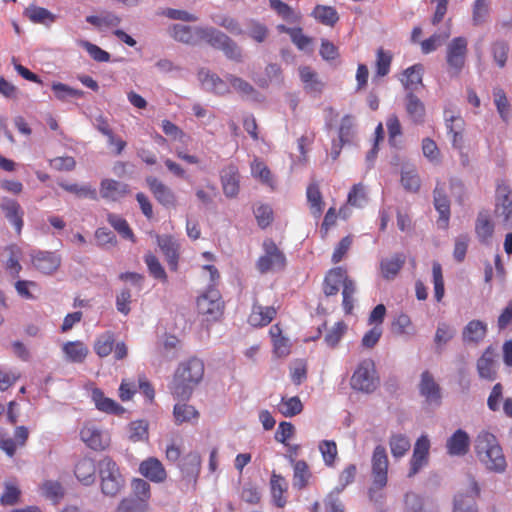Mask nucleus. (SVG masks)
<instances>
[{
	"instance_id": "nucleus-1",
	"label": "nucleus",
	"mask_w": 512,
	"mask_h": 512,
	"mask_svg": "<svg viewBox=\"0 0 512 512\" xmlns=\"http://www.w3.org/2000/svg\"><path fill=\"white\" fill-rule=\"evenodd\" d=\"M204 375V363L198 358H190L179 364L170 385L172 394L182 400L190 398L194 388Z\"/></svg>"
},
{
	"instance_id": "nucleus-2",
	"label": "nucleus",
	"mask_w": 512,
	"mask_h": 512,
	"mask_svg": "<svg viewBox=\"0 0 512 512\" xmlns=\"http://www.w3.org/2000/svg\"><path fill=\"white\" fill-rule=\"evenodd\" d=\"M475 452L485 467L495 473H503L507 462L496 436L488 431H481L475 439Z\"/></svg>"
},
{
	"instance_id": "nucleus-3",
	"label": "nucleus",
	"mask_w": 512,
	"mask_h": 512,
	"mask_svg": "<svg viewBox=\"0 0 512 512\" xmlns=\"http://www.w3.org/2000/svg\"><path fill=\"white\" fill-rule=\"evenodd\" d=\"M389 460L386 449L382 445L374 448L371 458L372 483L368 489L370 501L379 503L383 500V489L388 482Z\"/></svg>"
},
{
	"instance_id": "nucleus-4",
	"label": "nucleus",
	"mask_w": 512,
	"mask_h": 512,
	"mask_svg": "<svg viewBox=\"0 0 512 512\" xmlns=\"http://www.w3.org/2000/svg\"><path fill=\"white\" fill-rule=\"evenodd\" d=\"M197 33L200 40H204L213 48L221 50L228 59L236 62L242 61L241 48L225 33L213 27H199Z\"/></svg>"
},
{
	"instance_id": "nucleus-5",
	"label": "nucleus",
	"mask_w": 512,
	"mask_h": 512,
	"mask_svg": "<svg viewBox=\"0 0 512 512\" xmlns=\"http://www.w3.org/2000/svg\"><path fill=\"white\" fill-rule=\"evenodd\" d=\"M98 471L101 480V491L104 495L114 497L124 487V478L119 471L116 462L106 456L98 463Z\"/></svg>"
},
{
	"instance_id": "nucleus-6",
	"label": "nucleus",
	"mask_w": 512,
	"mask_h": 512,
	"mask_svg": "<svg viewBox=\"0 0 512 512\" xmlns=\"http://www.w3.org/2000/svg\"><path fill=\"white\" fill-rule=\"evenodd\" d=\"M379 384L376 376L374 362L371 359L363 360L355 370L351 378V386L355 390L371 393Z\"/></svg>"
},
{
	"instance_id": "nucleus-7",
	"label": "nucleus",
	"mask_w": 512,
	"mask_h": 512,
	"mask_svg": "<svg viewBox=\"0 0 512 512\" xmlns=\"http://www.w3.org/2000/svg\"><path fill=\"white\" fill-rule=\"evenodd\" d=\"M468 42L465 37H455L447 45L446 62L453 76L459 75L463 69L468 52Z\"/></svg>"
},
{
	"instance_id": "nucleus-8",
	"label": "nucleus",
	"mask_w": 512,
	"mask_h": 512,
	"mask_svg": "<svg viewBox=\"0 0 512 512\" xmlns=\"http://www.w3.org/2000/svg\"><path fill=\"white\" fill-rule=\"evenodd\" d=\"M265 254L257 261V268L261 273L278 271L284 268L286 263L285 255L278 249L276 244L267 240L263 244Z\"/></svg>"
},
{
	"instance_id": "nucleus-9",
	"label": "nucleus",
	"mask_w": 512,
	"mask_h": 512,
	"mask_svg": "<svg viewBox=\"0 0 512 512\" xmlns=\"http://www.w3.org/2000/svg\"><path fill=\"white\" fill-rule=\"evenodd\" d=\"M430 440L427 435H421L415 442L410 459L409 478L417 475L429 462Z\"/></svg>"
},
{
	"instance_id": "nucleus-10",
	"label": "nucleus",
	"mask_w": 512,
	"mask_h": 512,
	"mask_svg": "<svg viewBox=\"0 0 512 512\" xmlns=\"http://www.w3.org/2000/svg\"><path fill=\"white\" fill-rule=\"evenodd\" d=\"M479 493L480 488L477 481L473 477H469L466 492H459L454 498L453 512H478L475 499Z\"/></svg>"
},
{
	"instance_id": "nucleus-11",
	"label": "nucleus",
	"mask_w": 512,
	"mask_h": 512,
	"mask_svg": "<svg viewBox=\"0 0 512 512\" xmlns=\"http://www.w3.org/2000/svg\"><path fill=\"white\" fill-rule=\"evenodd\" d=\"M496 213L505 227L512 228V191L509 186L499 184L496 190Z\"/></svg>"
},
{
	"instance_id": "nucleus-12",
	"label": "nucleus",
	"mask_w": 512,
	"mask_h": 512,
	"mask_svg": "<svg viewBox=\"0 0 512 512\" xmlns=\"http://www.w3.org/2000/svg\"><path fill=\"white\" fill-rule=\"evenodd\" d=\"M419 392L420 395L425 398L427 404L433 406H439L441 404L440 386L429 371H424L421 374Z\"/></svg>"
},
{
	"instance_id": "nucleus-13",
	"label": "nucleus",
	"mask_w": 512,
	"mask_h": 512,
	"mask_svg": "<svg viewBox=\"0 0 512 512\" xmlns=\"http://www.w3.org/2000/svg\"><path fill=\"white\" fill-rule=\"evenodd\" d=\"M147 185L149 186L155 199L164 207H176L177 198L173 190L165 185L156 177L149 176L146 178Z\"/></svg>"
},
{
	"instance_id": "nucleus-14",
	"label": "nucleus",
	"mask_w": 512,
	"mask_h": 512,
	"mask_svg": "<svg viewBox=\"0 0 512 512\" xmlns=\"http://www.w3.org/2000/svg\"><path fill=\"white\" fill-rule=\"evenodd\" d=\"M33 266L43 274L51 275L61 265V257L55 252L38 251L32 255Z\"/></svg>"
},
{
	"instance_id": "nucleus-15",
	"label": "nucleus",
	"mask_w": 512,
	"mask_h": 512,
	"mask_svg": "<svg viewBox=\"0 0 512 512\" xmlns=\"http://www.w3.org/2000/svg\"><path fill=\"white\" fill-rule=\"evenodd\" d=\"M0 208L5 218L14 226L17 234H20L24 225V211L20 204L14 199L4 197L1 201Z\"/></svg>"
},
{
	"instance_id": "nucleus-16",
	"label": "nucleus",
	"mask_w": 512,
	"mask_h": 512,
	"mask_svg": "<svg viewBox=\"0 0 512 512\" xmlns=\"http://www.w3.org/2000/svg\"><path fill=\"white\" fill-rule=\"evenodd\" d=\"M81 440L93 450H102L108 445V435L94 425H85L80 431Z\"/></svg>"
},
{
	"instance_id": "nucleus-17",
	"label": "nucleus",
	"mask_w": 512,
	"mask_h": 512,
	"mask_svg": "<svg viewBox=\"0 0 512 512\" xmlns=\"http://www.w3.org/2000/svg\"><path fill=\"white\" fill-rule=\"evenodd\" d=\"M407 510L411 512H439L436 502L429 497H422L414 492H407L404 497Z\"/></svg>"
},
{
	"instance_id": "nucleus-18",
	"label": "nucleus",
	"mask_w": 512,
	"mask_h": 512,
	"mask_svg": "<svg viewBox=\"0 0 512 512\" xmlns=\"http://www.w3.org/2000/svg\"><path fill=\"white\" fill-rule=\"evenodd\" d=\"M444 118L448 133L452 136V145L456 149L463 147V125L464 121L460 116L454 115L449 109L444 110Z\"/></svg>"
},
{
	"instance_id": "nucleus-19",
	"label": "nucleus",
	"mask_w": 512,
	"mask_h": 512,
	"mask_svg": "<svg viewBox=\"0 0 512 512\" xmlns=\"http://www.w3.org/2000/svg\"><path fill=\"white\" fill-rule=\"evenodd\" d=\"M240 176L236 166L229 165L221 172L223 193L228 198H235L239 193Z\"/></svg>"
},
{
	"instance_id": "nucleus-20",
	"label": "nucleus",
	"mask_w": 512,
	"mask_h": 512,
	"mask_svg": "<svg viewBox=\"0 0 512 512\" xmlns=\"http://www.w3.org/2000/svg\"><path fill=\"white\" fill-rule=\"evenodd\" d=\"M406 262L404 253H394L389 257H385L380 261V273L382 277L388 281L393 280L402 269Z\"/></svg>"
},
{
	"instance_id": "nucleus-21",
	"label": "nucleus",
	"mask_w": 512,
	"mask_h": 512,
	"mask_svg": "<svg viewBox=\"0 0 512 512\" xmlns=\"http://www.w3.org/2000/svg\"><path fill=\"white\" fill-rule=\"evenodd\" d=\"M470 438L466 431L456 430L446 441L447 453L451 456H463L469 451Z\"/></svg>"
},
{
	"instance_id": "nucleus-22",
	"label": "nucleus",
	"mask_w": 512,
	"mask_h": 512,
	"mask_svg": "<svg viewBox=\"0 0 512 512\" xmlns=\"http://www.w3.org/2000/svg\"><path fill=\"white\" fill-rule=\"evenodd\" d=\"M347 278V272L342 267L331 269L325 276L323 292L327 297L337 295L340 286H343Z\"/></svg>"
},
{
	"instance_id": "nucleus-23",
	"label": "nucleus",
	"mask_w": 512,
	"mask_h": 512,
	"mask_svg": "<svg viewBox=\"0 0 512 512\" xmlns=\"http://www.w3.org/2000/svg\"><path fill=\"white\" fill-rule=\"evenodd\" d=\"M129 192V187L123 182L113 179H104L100 185V195L110 201H117Z\"/></svg>"
},
{
	"instance_id": "nucleus-24",
	"label": "nucleus",
	"mask_w": 512,
	"mask_h": 512,
	"mask_svg": "<svg viewBox=\"0 0 512 512\" xmlns=\"http://www.w3.org/2000/svg\"><path fill=\"white\" fill-rule=\"evenodd\" d=\"M197 27H191L183 24H173L169 27V35L178 42L184 44L194 45L200 41V37L197 33Z\"/></svg>"
},
{
	"instance_id": "nucleus-25",
	"label": "nucleus",
	"mask_w": 512,
	"mask_h": 512,
	"mask_svg": "<svg viewBox=\"0 0 512 512\" xmlns=\"http://www.w3.org/2000/svg\"><path fill=\"white\" fill-rule=\"evenodd\" d=\"M139 472L156 483L163 482L166 479V471L162 463L154 457L144 460L139 466Z\"/></svg>"
},
{
	"instance_id": "nucleus-26",
	"label": "nucleus",
	"mask_w": 512,
	"mask_h": 512,
	"mask_svg": "<svg viewBox=\"0 0 512 512\" xmlns=\"http://www.w3.org/2000/svg\"><path fill=\"white\" fill-rule=\"evenodd\" d=\"M198 306L207 314H218L221 312L223 303L217 289L209 287L207 292L198 299Z\"/></svg>"
},
{
	"instance_id": "nucleus-27",
	"label": "nucleus",
	"mask_w": 512,
	"mask_h": 512,
	"mask_svg": "<svg viewBox=\"0 0 512 512\" xmlns=\"http://www.w3.org/2000/svg\"><path fill=\"white\" fill-rule=\"evenodd\" d=\"M226 81L230 83L232 88L244 99L252 101H260L261 94L246 80L233 74L225 76Z\"/></svg>"
},
{
	"instance_id": "nucleus-28",
	"label": "nucleus",
	"mask_w": 512,
	"mask_h": 512,
	"mask_svg": "<svg viewBox=\"0 0 512 512\" xmlns=\"http://www.w3.org/2000/svg\"><path fill=\"white\" fill-rule=\"evenodd\" d=\"M487 334V324L481 320H472L464 327L462 340L467 344L480 343Z\"/></svg>"
},
{
	"instance_id": "nucleus-29",
	"label": "nucleus",
	"mask_w": 512,
	"mask_h": 512,
	"mask_svg": "<svg viewBox=\"0 0 512 512\" xmlns=\"http://www.w3.org/2000/svg\"><path fill=\"white\" fill-rule=\"evenodd\" d=\"M475 233L483 244H489L494 233V224L487 211H480L475 222Z\"/></svg>"
},
{
	"instance_id": "nucleus-30",
	"label": "nucleus",
	"mask_w": 512,
	"mask_h": 512,
	"mask_svg": "<svg viewBox=\"0 0 512 512\" xmlns=\"http://www.w3.org/2000/svg\"><path fill=\"white\" fill-rule=\"evenodd\" d=\"M300 79L304 85V90L309 94H320L324 88V83L319 79L318 74L309 66H301L298 69Z\"/></svg>"
},
{
	"instance_id": "nucleus-31",
	"label": "nucleus",
	"mask_w": 512,
	"mask_h": 512,
	"mask_svg": "<svg viewBox=\"0 0 512 512\" xmlns=\"http://www.w3.org/2000/svg\"><path fill=\"white\" fill-rule=\"evenodd\" d=\"M424 68L421 64H415L411 67H408L404 72L403 76L400 79L403 84L406 93L411 92L414 93L418 90L419 87L423 86L422 76H423Z\"/></svg>"
},
{
	"instance_id": "nucleus-32",
	"label": "nucleus",
	"mask_w": 512,
	"mask_h": 512,
	"mask_svg": "<svg viewBox=\"0 0 512 512\" xmlns=\"http://www.w3.org/2000/svg\"><path fill=\"white\" fill-rule=\"evenodd\" d=\"M275 315L276 309L274 307L254 303L248 322L254 327L266 326L273 320Z\"/></svg>"
},
{
	"instance_id": "nucleus-33",
	"label": "nucleus",
	"mask_w": 512,
	"mask_h": 512,
	"mask_svg": "<svg viewBox=\"0 0 512 512\" xmlns=\"http://www.w3.org/2000/svg\"><path fill=\"white\" fill-rule=\"evenodd\" d=\"M91 398L96 408L102 412L120 415L125 411V409L113 399L105 397L104 393L99 388L92 390Z\"/></svg>"
},
{
	"instance_id": "nucleus-34",
	"label": "nucleus",
	"mask_w": 512,
	"mask_h": 512,
	"mask_svg": "<svg viewBox=\"0 0 512 512\" xmlns=\"http://www.w3.org/2000/svg\"><path fill=\"white\" fill-rule=\"evenodd\" d=\"M74 473L83 485H92L96 479V465L91 458H82L77 462Z\"/></svg>"
},
{
	"instance_id": "nucleus-35",
	"label": "nucleus",
	"mask_w": 512,
	"mask_h": 512,
	"mask_svg": "<svg viewBox=\"0 0 512 512\" xmlns=\"http://www.w3.org/2000/svg\"><path fill=\"white\" fill-rule=\"evenodd\" d=\"M405 109L409 118L414 123L420 124L424 122L426 112L425 105L414 93H406Z\"/></svg>"
},
{
	"instance_id": "nucleus-36",
	"label": "nucleus",
	"mask_w": 512,
	"mask_h": 512,
	"mask_svg": "<svg viewBox=\"0 0 512 512\" xmlns=\"http://www.w3.org/2000/svg\"><path fill=\"white\" fill-rule=\"evenodd\" d=\"M157 244L166 257L167 263L172 270H176L178 263V245L176 241L167 235L157 236Z\"/></svg>"
},
{
	"instance_id": "nucleus-37",
	"label": "nucleus",
	"mask_w": 512,
	"mask_h": 512,
	"mask_svg": "<svg viewBox=\"0 0 512 512\" xmlns=\"http://www.w3.org/2000/svg\"><path fill=\"white\" fill-rule=\"evenodd\" d=\"M434 206L439 212L440 218L438 224L442 228H447L450 217V202L444 191L438 186L434 189Z\"/></svg>"
},
{
	"instance_id": "nucleus-38",
	"label": "nucleus",
	"mask_w": 512,
	"mask_h": 512,
	"mask_svg": "<svg viewBox=\"0 0 512 512\" xmlns=\"http://www.w3.org/2000/svg\"><path fill=\"white\" fill-rule=\"evenodd\" d=\"M199 79L206 90L223 95L228 92V86L219 76L209 71L201 70Z\"/></svg>"
},
{
	"instance_id": "nucleus-39",
	"label": "nucleus",
	"mask_w": 512,
	"mask_h": 512,
	"mask_svg": "<svg viewBox=\"0 0 512 512\" xmlns=\"http://www.w3.org/2000/svg\"><path fill=\"white\" fill-rule=\"evenodd\" d=\"M477 371L482 379L494 380L496 376L495 363L493 360V351L489 347L477 360Z\"/></svg>"
},
{
	"instance_id": "nucleus-40",
	"label": "nucleus",
	"mask_w": 512,
	"mask_h": 512,
	"mask_svg": "<svg viewBox=\"0 0 512 512\" xmlns=\"http://www.w3.org/2000/svg\"><path fill=\"white\" fill-rule=\"evenodd\" d=\"M201 467V458L197 453H189L180 464L182 475L186 479L196 481Z\"/></svg>"
},
{
	"instance_id": "nucleus-41",
	"label": "nucleus",
	"mask_w": 512,
	"mask_h": 512,
	"mask_svg": "<svg viewBox=\"0 0 512 512\" xmlns=\"http://www.w3.org/2000/svg\"><path fill=\"white\" fill-rule=\"evenodd\" d=\"M62 350L70 362L81 363L88 355V348L81 341H70L63 345Z\"/></svg>"
},
{
	"instance_id": "nucleus-42",
	"label": "nucleus",
	"mask_w": 512,
	"mask_h": 512,
	"mask_svg": "<svg viewBox=\"0 0 512 512\" xmlns=\"http://www.w3.org/2000/svg\"><path fill=\"white\" fill-rule=\"evenodd\" d=\"M24 14L33 22L49 26L56 19V16L43 7L30 5L25 9Z\"/></svg>"
},
{
	"instance_id": "nucleus-43",
	"label": "nucleus",
	"mask_w": 512,
	"mask_h": 512,
	"mask_svg": "<svg viewBox=\"0 0 512 512\" xmlns=\"http://www.w3.org/2000/svg\"><path fill=\"white\" fill-rule=\"evenodd\" d=\"M290 462L293 464L294 469L293 486L297 489H303L311 477L309 467L304 460L295 461L293 458H291Z\"/></svg>"
},
{
	"instance_id": "nucleus-44",
	"label": "nucleus",
	"mask_w": 512,
	"mask_h": 512,
	"mask_svg": "<svg viewBox=\"0 0 512 512\" xmlns=\"http://www.w3.org/2000/svg\"><path fill=\"white\" fill-rule=\"evenodd\" d=\"M114 344V333L111 331H106L96 338L94 343V351L101 358L107 357L113 351Z\"/></svg>"
},
{
	"instance_id": "nucleus-45",
	"label": "nucleus",
	"mask_w": 512,
	"mask_h": 512,
	"mask_svg": "<svg viewBox=\"0 0 512 512\" xmlns=\"http://www.w3.org/2000/svg\"><path fill=\"white\" fill-rule=\"evenodd\" d=\"M391 454L398 459L403 457L411 447L409 438L404 434H393L389 438Z\"/></svg>"
},
{
	"instance_id": "nucleus-46",
	"label": "nucleus",
	"mask_w": 512,
	"mask_h": 512,
	"mask_svg": "<svg viewBox=\"0 0 512 512\" xmlns=\"http://www.w3.org/2000/svg\"><path fill=\"white\" fill-rule=\"evenodd\" d=\"M278 411L285 417H293L303 410V404L298 396L290 398L282 397L281 402L277 406Z\"/></svg>"
},
{
	"instance_id": "nucleus-47",
	"label": "nucleus",
	"mask_w": 512,
	"mask_h": 512,
	"mask_svg": "<svg viewBox=\"0 0 512 512\" xmlns=\"http://www.w3.org/2000/svg\"><path fill=\"white\" fill-rule=\"evenodd\" d=\"M401 183L406 191L417 192L420 188V178L412 166H404L401 171Z\"/></svg>"
},
{
	"instance_id": "nucleus-48",
	"label": "nucleus",
	"mask_w": 512,
	"mask_h": 512,
	"mask_svg": "<svg viewBox=\"0 0 512 512\" xmlns=\"http://www.w3.org/2000/svg\"><path fill=\"white\" fill-rule=\"evenodd\" d=\"M59 186L65 191L75 194L79 198L97 199V192L90 185H78L76 183L59 182Z\"/></svg>"
},
{
	"instance_id": "nucleus-49",
	"label": "nucleus",
	"mask_w": 512,
	"mask_h": 512,
	"mask_svg": "<svg viewBox=\"0 0 512 512\" xmlns=\"http://www.w3.org/2000/svg\"><path fill=\"white\" fill-rule=\"evenodd\" d=\"M307 199L310 204L311 213L314 217H319L323 211V201L317 184L312 183L308 186Z\"/></svg>"
},
{
	"instance_id": "nucleus-50",
	"label": "nucleus",
	"mask_w": 512,
	"mask_h": 512,
	"mask_svg": "<svg viewBox=\"0 0 512 512\" xmlns=\"http://www.w3.org/2000/svg\"><path fill=\"white\" fill-rule=\"evenodd\" d=\"M318 449L322 455L324 464L327 467H334L338 455L336 442L333 440H322L319 442Z\"/></svg>"
},
{
	"instance_id": "nucleus-51",
	"label": "nucleus",
	"mask_w": 512,
	"mask_h": 512,
	"mask_svg": "<svg viewBox=\"0 0 512 512\" xmlns=\"http://www.w3.org/2000/svg\"><path fill=\"white\" fill-rule=\"evenodd\" d=\"M312 14L318 21L327 26H333L339 19L337 11L331 6L317 5Z\"/></svg>"
},
{
	"instance_id": "nucleus-52",
	"label": "nucleus",
	"mask_w": 512,
	"mask_h": 512,
	"mask_svg": "<svg viewBox=\"0 0 512 512\" xmlns=\"http://www.w3.org/2000/svg\"><path fill=\"white\" fill-rule=\"evenodd\" d=\"M286 489V480L282 476L273 473L271 477V491L272 497L278 507H283L286 503L285 499L283 498V493L286 491Z\"/></svg>"
},
{
	"instance_id": "nucleus-53",
	"label": "nucleus",
	"mask_w": 512,
	"mask_h": 512,
	"mask_svg": "<svg viewBox=\"0 0 512 512\" xmlns=\"http://www.w3.org/2000/svg\"><path fill=\"white\" fill-rule=\"evenodd\" d=\"M245 33L256 42L262 43L268 36V28L265 24L255 19H250L246 22Z\"/></svg>"
},
{
	"instance_id": "nucleus-54",
	"label": "nucleus",
	"mask_w": 512,
	"mask_h": 512,
	"mask_svg": "<svg viewBox=\"0 0 512 512\" xmlns=\"http://www.w3.org/2000/svg\"><path fill=\"white\" fill-rule=\"evenodd\" d=\"M490 14L489 0H475L472 7V21L475 26L485 23Z\"/></svg>"
},
{
	"instance_id": "nucleus-55",
	"label": "nucleus",
	"mask_w": 512,
	"mask_h": 512,
	"mask_svg": "<svg viewBox=\"0 0 512 512\" xmlns=\"http://www.w3.org/2000/svg\"><path fill=\"white\" fill-rule=\"evenodd\" d=\"M174 418L177 424L189 422L192 419H197L199 416L198 411L191 405L186 403H178L174 406Z\"/></svg>"
},
{
	"instance_id": "nucleus-56",
	"label": "nucleus",
	"mask_w": 512,
	"mask_h": 512,
	"mask_svg": "<svg viewBox=\"0 0 512 512\" xmlns=\"http://www.w3.org/2000/svg\"><path fill=\"white\" fill-rule=\"evenodd\" d=\"M43 495L51 500L54 504H57L65 495V490L61 483L58 481L48 480L42 485Z\"/></svg>"
},
{
	"instance_id": "nucleus-57",
	"label": "nucleus",
	"mask_w": 512,
	"mask_h": 512,
	"mask_svg": "<svg viewBox=\"0 0 512 512\" xmlns=\"http://www.w3.org/2000/svg\"><path fill=\"white\" fill-rule=\"evenodd\" d=\"M269 5L279 16L288 22H297L299 15L281 0H269Z\"/></svg>"
},
{
	"instance_id": "nucleus-58",
	"label": "nucleus",
	"mask_w": 512,
	"mask_h": 512,
	"mask_svg": "<svg viewBox=\"0 0 512 512\" xmlns=\"http://www.w3.org/2000/svg\"><path fill=\"white\" fill-rule=\"evenodd\" d=\"M354 136V118L350 115H345L341 119L339 131H338V140L341 142V145H345L351 142Z\"/></svg>"
},
{
	"instance_id": "nucleus-59",
	"label": "nucleus",
	"mask_w": 512,
	"mask_h": 512,
	"mask_svg": "<svg viewBox=\"0 0 512 512\" xmlns=\"http://www.w3.org/2000/svg\"><path fill=\"white\" fill-rule=\"evenodd\" d=\"M494 96V104L497 108V111L501 117V119L505 122L509 120L510 111H509V102L507 100L506 94L501 88H494L493 90Z\"/></svg>"
},
{
	"instance_id": "nucleus-60",
	"label": "nucleus",
	"mask_w": 512,
	"mask_h": 512,
	"mask_svg": "<svg viewBox=\"0 0 512 512\" xmlns=\"http://www.w3.org/2000/svg\"><path fill=\"white\" fill-rule=\"evenodd\" d=\"M342 288V305L344 311L348 314L351 313L354 306V294L356 293V284L354 280L347 276Z\"/></svg>"
},
{
	"instance_id": "nucleus-61",
	"label": "nucleus",
	"mask_w": 512,
	"mask_h": 512,
	"mask_svg": "<svg viewBox=\"0 0 512 512\" xmlns=\"http://www.w3.org/2000/svg\"><path fill=\"white\" fill-rule=\"evenodd\" d=\"M107 220L123 238L134 241V234L124 218L111 213L108 214Z\"/></svg>"
},
{
	"instance_id": "nucleus-62",
	"label": "nucleus",
	"mask_w": 512,
	"mask_h": 512,
	"mask_svg": "<svg viewBox=\"0 0 512 512\" xmlns=\"http://www.w3.org/2000/svg\"><path fill=\"white\" fill-rule=\"evenodd\" d=\"M52 90L58 100L66 101L69 98H80L84 95L82 90L74 89L63 83H53Z\"/></svg>"
},
{
	"instance_id": "nucleus-63",
	"label": "nucleus",
	"mask_w": 512,
	"mask_h": 512,
	"mask_svg": "<svg viewBox=\"0 0 512 512\" xmlns=\"http://www.w3.org/2000/svg\"><path fill=\"white\" fill-rule=\"evenodd\" d=\"M392 62V54L389 51H385L382 48L377 50L376 57V76L384 77L390 71V66Z\"/></svg>"
},
{
	"instance_id": "nucleus-64",
	"label": "nucleus",
	"mask_w": 512,
	"mask_h": 512,
	"mask_svg": "<svg viewBox=\"0 0 512 512\" xmlns=\"http://www.w3.org/2000/svg\"><path fill=\"white\" fill-rule=\"evenodd\" d=\"M147 504L133 496L122 499L116 512H145Z\"/></svg>"
}]
</instances>
